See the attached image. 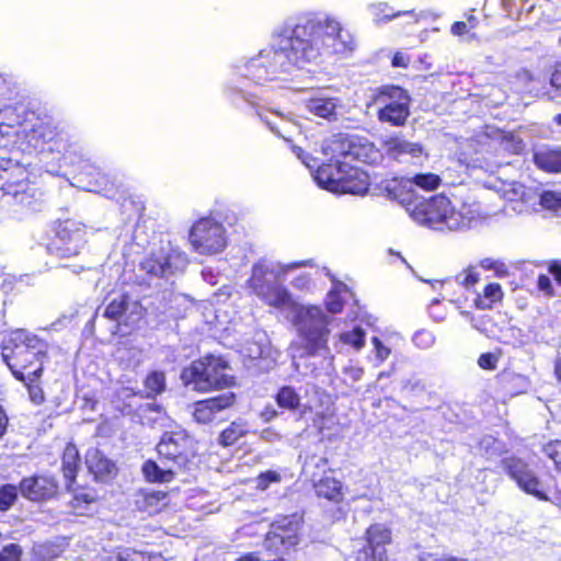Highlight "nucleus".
I'll return each instance as SVG.
<instances>
[{
  "mask_svg": "<svg viewBox=\"0 0 561 561\" xmlns=\"http://www.w3.org/2000/svg\"><path fill=\"white\" fill-rule=\"evenodd\" d=\"M85 226L73 219L56 220L47 230L46 249L58 257H71L80 253L85 243Z\"/></svg>",
  "mask_w": 561,
  "mask_h": 561,
  "instance_id": "1a4fd4ad",
  "label": "nucleus"
},
{
  "mask_svg": "<svg viewBox=\"0 0 561 561\" xmlns=\"http://www.w3.org/2000/svg\"><path fill=\"white\" fill-rule=\"evenodd\" d=\"M500 355L491 352L482 353L478 358V365L483 370H494L497 367Z\"/></svg>",
  "mask_w": 561,
  "mask_h": 561,
  "instance_id": "603ef678",
  "label": "nucleus"
},
{
  "mask_svg": "<svg viewBox=\"0 0 561 561\" xmlns=\"http://www.w3.org/2000/svg\"><path fill=\"white\" fill-rule=\"evenodd\" d=\"M70 145L61 130L51 121L26 112L22 134L16 142V148L24 153H59L67 159L66 153Z\"/></svg>",
  "mask_w": 561,
  "mask_h": 561,
  "instance_id": "39448f33",
  "label": "nucleus"
},
{
  "mask_svg": "<svg viewBox=\"0 0 561 561\" xmlns=\"http://www.w3.org/2000/svg\"><path fill=\"white\" fill-rule=\"evenodd\" d=\"M224 369L225 367L213 356H205L184 367L181 371V380L198 392L222 390L234 385L233 377L225 374Z\"/></svg>",
  "mask_w": 561,
  "mask_h": 561,
  "instance_id": "0eeeda50",
  "label": "nucleus"
},
{
  "mask_svg": "<svg viewBox=\"0 0 561 561\" xmlns=\"http://www.w3.org/2000/svg\"><path fill=\"white\" fill-rule=\"evenodd\" d=\"M456 280L467 289L476 286L480 280V274L476 271V267L468 266L456 275Z\"/></svg>",
  "mask_w": 561,
  "mask_h": 561,
  "instance_id": "49530a36",
  "label": "nucleus"
},
{
  "mask_svg": "<svg viewBox=\"0 0 561 561\" xmlns=\"http://www.w3.org/2000/svg\"><path fill=\"white\" fill-rule=\"evenodd\" d=\"M72 173L87 191L100 193L110 198L119 193L116 181L89 159H81L75 164Z\"/></svg>",
  "mask_w": 561,
  "mask_h": 561,
  "instance_id": "2eb2a0df",
  "label": "nucleus"
},
{
  "mask_svg": "<svg viewBox=\"0 0 561 561\" xmlns=\"http://www.w3.org/2000/svg\"><path fill=\"white\" fill-rule=\"evenodd\" d=\"M3 362L13 377L24 381L27 376H43L46 351L39 339L24 330L13 331L1 350Z\"/></svg>",
  "mask_w": 561,
  "mask_h": 561,
  "instance_id": "20e7f679",
  "label": "nucleus"
},
{
  "mask_svg": "<svg viewBox=\"0 0 561 561\" xmlns=\"http://www.w3.org/2000/svg\"><path fill=\"white\" fill-rule=\"evenodd\" d=\"M306 107L319 117L330 118L335 115L336 105L331 98H310L307 100Z\"/></svg>",
  "mask_w": 561,
  "mask_h": 561,
  "instance_id": "4c0bfd02",
  "label": "nucleus"
},
{
  "mask_svg": "<svg viewBox=\"0 0 561 561\" xmlns=\"http://www.w3.org/2000/svg\"><path fill=\"white\" fill-rule=\"evenodd\" d=\"M537 289L548 298H553L557 296V291L550 280L549 276L546 274L538 275Z\"/></svg>",
  "mask_w": 561,
  "mask_h": 561,
  "instance_id": "864d4df0",
  "label": "nucleus"
},
{
  "mask_svg": "<svg viewBox=\"0 0 561 561\" xmlns=\"http://www.w3.org/2000/svg\"><path fill=\"white\" fill-rule=\"evenodd\" d=\"M386 153L393 159H400L403 156H411L413 158L421 157L423 148L419 144L410 142L400 138L399 136H391L383 142Z\"/></svg>",
  "mask_w": 561,
  "mask_h": 561,
  "instance_id": "bb28decb",
  "label": "nucleus"
},
{
  "mask_svg": "<svg viewBox=\"0 0 561 561\" xmlns=\"http://www.w3.org/2000/svg\"><path fill=\"white\" fill-rule=\"evenodd\" d=\"M440 178L435 173H417L412 178V183L426 191H434L440 185Z\"/></svg>",
  "mask_w": 561,
  "mask_h": 561,
  "instance_id": "c03bdc74",
  "label": "nucleus"
},
{
  "mask_svg": "<svg viewBox=\"0 0 561 561\" xmlns=\"http://www.w3.org/2000/svg\"><path fill=\"white\" fill-rule=\"evenodd\" d=\"M56 550H57V547L55 545L44 543V545L39 546L38 553L43 560L49 561V560L57 558L58 552Z\"/></svg>",
  "mask_w": 561,
  "mask_h": 561,
  "instance_id": "13d9d810",
  "label": "nucleus"
},
{
  "mask_svg": "<svg viewBox=\"0 0 561 561\" xmlns=\"http://www.w3.org/2000/svg\"><path fill=\"white\" fill-rule=\"evenodd\" d=\"M535 165L547 173L561 172V149H546L534 153Z\"/></svg>",
  "mask_w": 561,
  "mask_h": 561,
  "instance_id": "7c9ffc66",
  "label": "nucleus"
},
{
  "mask_svg": "<svg viewBox=\"0 0 561 561\" xmlns=\"http://www.w3.org/2000/svg\"><path fill=\"white\" fill-rule=\"evenodd\" d=\"M42 376H27V379H24V381H21L28 393V398L32 403L35 405H41L45 402V393L41 386Z\"/></svg>",
  "mask_w": 561,
  "mask_h": 561,
  "instance_id": "a19ab883",
  "label": "nucleus"
},
{
  "mask_svg": "<svg viewBox=\"0 0 561 561\" xmlns=\"http://www.w3.org/2000/svg\"><path fill=\"white\" fill-rule=\"evenodd\" d=\"M22 124H24V118L21 119L16 108L7 107L0 112V141L5 140L3 146L12 145L16 147L22 134Z\"/></svg>",
  "mask_w": 561,
  "mask_h": 561,
  "instance_id": "aec40b11",
  "label": "nucleus"
},
{
  "mask_svg": "<svg viewBox=\"0 0 561 561\" xmlns=\"http://www.w3.org/2000/svg\"><path fill=\"white\" fill-rule=\"evenodd\" d=\"M548 273L553 277L556 284L561 287V260L553 259L546 263Z\"/></svg>",
  "mask_w": 561,
  "mask_h": 561,
  "instance_id": "4d7b16f0",
  "label": "nucleus"
},
{
  "mask_svg": "<svg viewBox=\"0 0 561 561\" xmlns=\"http://www.w3.org/2000/svg\"><path fill=\"white\" fill-rule=\"evenodd\" d=\"M117 561H145V557L137 551H125L118 554Z\"/></svg>",
  "mask_w": 561,
  "mask_h": 561,
  "instance_id": "680f3d73",
  "label": "nucleus"
},
{
  "mask_svg": "<svg viewBox=\"0 0 561 561\" xmlns=\"http://www.w3.org/2000/svg\"><path fill=\"white\" fill-rule=\"evenodd\" d=\"M391 65L399 68H408L409 58L401 53H396L391 59Z\"/></svg>",
  "mask_w": 561,
  "mask_h": 561,
  "instance_id": "0e129e2a",
  "label": "nucleus"
},
{
  "mask_svg": "<svg viewBox=\"0 0 561 561\" xmlns=\"http://www.w3.org/2000/svg\"><path fill=\"white\" fill-rule=\"evenodd\" d=\"M496 141L500 148L508 154H522L526 148L524 140L513 131L500 130Z\"/></svg>",
  "mask_w": 561,
  "mask_h": 561,
  "instance_id": "f704fd0d",
  "label": "nucleus"
},
{
  "mask_svg": "<svg viewBox=\"0 0 561 561\" xmlns=\"http://www.w3.org/2000/svg\"><path fill=\"white\" fill-rule=\"evenodd\" d=\"M366 332L362 327H355L351 331L340 333L339 339L343 344L359 351L365 345Z\"/></svg>",
  "mask_w": 561,
  "mask_h": 561,
  "instance_id": "79ce46f5",
  "label": "nucleus"
},
{
  "mask_svg": "<svg viewBox=\"0 0 561 561\" xmlns=\"http://www.w3.org/2000/svg\"><path fill=\"white\" fill-rule=\"evenodd\" d=\"M412 11H388L387 8L381 9L379 13L376 14V23H386L389 22L396 18H399L404 14H410Z\"/></svg>",
  "mask_w": 561,
  "mask_h": 561,
  "instance_id": "6e6d98bb",
  "label": "nucleus"
},
{
  "mask_svg": "<svg viewBox=\"0 0 561 561\" xmlns=\"http://www.w3.org/2000/svg\"><path fill=\"white\" fill-rule=\"evenodd\" d=\"M85 465L89 472L98 482L110 483L118 474L116 462L99 448H90L87 450Z\"/></svg>",
  "mask_w": 561,
  "mask_h": 561,
  "instance_id": "6ab92c4d",
  "label": "nucleus"
},
{
  "mask_svg": "<svg viewBox=\"0 0 561 561\" xmlns=\"http://www.w3.org/2000/svg\"><path fill=\"white\" fill-rule=\"evenodd\" d=\"M129 304V294L122 293L106 305L103 317L110 321H119L126 314Z\"/></svg>",
  "mask_w": 561,
  "mask_h": 561,
  "instance_id": "72a5a7b5",
  "label": "nucleus"
},
{
  "mask_svg": "<svg viewBox=\"0 0 561 561\" xmlns=\"http://www.w3.org/2000/svg\"><path fill=\"white\" fill-rule=\"evenodd\" d=\"M301 522L296 515L278 516L265 537L268 549L288 551L299 543Z\"/></svg>",
  "mask_w": 561,
  "mask_h": 561,
  "instance_id": "dca6fc26",
  "label": "nucleus"
},
{
  "mask_svg": "<svg viewBox=\"0 0 561 561\" xmlns=\"http://www.w3.org/2000/svg\"><path fill=\"white\" fill-rule=\"evenodd\" d=\"M362 547L354 552V561H390L389 547L393 531L389 524L371 523L363 533Z\"/></svg>",
  "mask_w": 561,
  "mask_h": 561,
  "instance_id": "f8f14e48",
  "label": "nucleus"
},
{
  "mask_svg": "<svg viewBox=\"0 0 561 561\" xmlns=\"http://www.w3.org/2000/svg\"><path fill=\"white\" fill-rule=\"evenodd\" d=\"M140 268L154 277H164L173 274L170 255L163 252L149 253L140 262Z\"/></svg>",
  "mask_w": 561,
  "mask_h": 561,
  "instance_id": "a878e982",
  "label": "nucleus"
},
{
  "mask_svg": "<svg viewBox=\"0 0 561 561\" xmlns=\"http://www.w3.org/2000/svg\"><path fill=\"white\" fill-rule=\"evenodd\" d=\"M371 145L355 142L351 137L335 135L323 147L329 162L322 163L314 173L317 183L333 193L364 195L369 188V175L353 160L368 162L367 152Z\"/></svg>",
  "mask_w": 561,
  "mask_h": 561,
  "instance_id": "f257e3e1",
  "label": "nucleus"
},
{
  "mask_svg": "<svg viewBox=\"0 0 561 561\" xmlns=\"http://www.w3.org/2000/svg\"><path fill=\"white\" fill-rule=\"evenodd\" d=\"M274 400L279 409L290 412H295L301 407V397L293 386L279 387Z\"/></svg>",
  "mask_w": 561,
  "mask_h": 561,
  "instance_id": "473e14b6",
  "label": "nucleus"
},
{
  "mask_svg": "<svg viewBox=\"0 0 561 561\" xmlns=\"http://www.w3.org/2000/svg\"><path fill=\"white\" fill-rule=\"evenodd\" d=\"M158 460L147 459L141 472L147 482L168 483L174 480L178 472L191 469L197 456L194 438L185 430L164 432L156 445Z\"/></svg>",
  "mask_w": 561,
  "mask_h": 561,
  "instance_id": "7ed1b4c3",
  "label": "nucleus"
},
{
  "mask_svg": "<svg viewBox=\"0 0 561 561\" xmlns=\"http://www.w3.org/2000/svg\"><path fill=\"white\" fill-rule=\"evenodd\" d=\"M510 193V201L520 205L519 213L536 210V206L539 205L540 190L538 187L515 182L512 184Z\"/></svg>",
  "mask_w": 561,
  "mask_h": 561,
  "instance_id": "b1692460",
  "label": "nucleus"
},
{
  "mask_svg": "<svg viewBox=\"0 0 561 561\" xmlns=\"http://www.w3.org/2000/svg\"><path fill=\"white\" fill-rule=\"evenodd\" d=\"M249 433L248 424L244 421H232L224 428L218 436V445L224 448L231 447Z\"/></svg>",
  "mask_w": 561,
  "mask_h": 561,
  "instance_id": "2f4dec72",
  "label": "nucleus"
},
{
  "mask_svg": "<svg viewBox=\"0 0 561 561\" xmlns=\"http://www.w3.org/2000/svg\"><path fill=\"white\" fill-rule=\"evenodd\" d=\"M374 102L379 105L377 118L380 123L393 127L405 125L411 103L407 90L398 85H383L375 93Z\"/></svg>",
  "mask_w": 561,
  "mask_h": 561,
  "instance_id": "9d476101",
  "label": "nucleus"
},
{
  "mask_svg": "<svg viewBox=\"0 0 561 561\" xmlns=\"http://www.w3.org/2000/svg\"><path fill=\"white\" fill-rule=\"evenodd\" d=\"M19 492L28 501L46 502L58 495L59 483L51 474H33L20 481Z\"/></svg>",
  "mask_w": 561,
  "mask_h": 561,
  "instance_id": "f3484780",
  "label": "nucleus"
},
{
  "mask_svg": "<svg viewBox=\"0 0 561 561\" xmlns=\"http://www.w3.org/2000/svg\"><path fill=\"white\" fill-rule=\"evenodd\" d=\"M266 272L262 268H254L251 277L248 279V286L257 296L271 283L266 280Z\"/></svg>",
  "mask_w": 561,
  "mask_h": 561,
  "instance_id": "de8ad7c7",
  "label": "nucleus"
},
{
  "mask_svg": "<svg viewBox=\"0 0 561 561\" xmlns=\"http://www.w3.org/2000/svg\"><path fill=\"white\" fill-rule=\"evenodd\" d=\"M410 215L417 224L449 230H458L467 226L465 217L451 205L450 199L437 194L410 205Z\"/></svg>",
  "mask_w": 561,
  "mask_h": 561,
  "instance_id": "423d86ee",
  "label": "nucleus"
},
{
  "mask_svg": "<svg viewBox=\"0 0 561 561\" xmlns=\"http://www.w3.org/2000/svg\"><path fill=\"white\" fill-rule=\"evenodd\" d=\"M473 11L474 10L471 9L470 13L465 14V18H466L465 22L467 23L469 30H474L479 25V19L472 13Z\"/></svg>",
  "mask_w": 561,
  "mask_h": 561,
  "instance_id": "338daca9",
  "label": "nucleus"
},
{
  "mask_svg": "<svg viewBox=\"0 0 561 561\" xmlns=\"http://www.w3.org/2000/svg\"><path fill=\"white\" fill-rule=\"evenodd\" d=\"M501 467L505 474L516 483L526 494L533 495L539 501H548L549 496L537 472L524 458L512 455L501 460Z\"/></svg>",
  "mask_w": 561,
  "mask_h": 561,
  "instance_id": "ddd939ff",
  "label": "nucleus"
},
{
  "mask_svg": "<svg viewBox=\"0 0 561 561\" xmlns=\"http://www.w3.org/2000/svg\"><path fill=\"white\" fill-rule=\"evenodd\" d=\"M67 492L72 494L69 507L78 516H87L89 514V506L99 499L96 491L90 486H77L75 484L73 490Z\"/></svg>",
  "mask_w": 561,
  "mask_h": 561,
  "instance_id": "393cba45",
  "label": "nucleus"
},
{
  "mask_svg": "<svg viewBox=\"0 0 561 561\" xmlns=\"http://www.w3.org/2000/svg\"><path fill=\"white\" fill-rule=\"evenodd\" d=\"M135 504L139 512L152 516L169 506L170 494L167 491H140Z\"/></svg>",
  "mask_w": 561,
  "mask_h": 561,
  "instance_id": "4be33fe9",
  "label": "nucleus"
},
{
  "mask_svg": "<svg viewBox=\"0 0 561 561\" xmlns=\"http://www.w3.org/2000/svg\"><path fill=\"white\" fill-rule=\"evenodd\" d=\"M481 266L485 270H494L496 271L497 273L501 272V268H504L505 270V264L503 262H500V261H494L492 259H484L482 262H481Z\"/></svg>",
  "mask_w": 561,
  "mask_h": 561,
  "instance_id": "e2e57ef3",
  "label": "nucleus"
},
{
  "mask_svg": "<svg viewBox=\"0 0 561 561\" xmlns=\"http://www.w3.org/2000/svg\"><path fill=\"white\" fill-rule=\"evenodd\" d=\"M496 381L500 388L510 396H515L520 392V388L524 386V378L522 375L504 369L496 376Z\"/></svg>",
  "mask_w": 561,
  "mask_h": 561,
  "instance_id": "e433bc0d",
  "label": "nucleus"
},
{
  "mask_svg": "<svg viewBox=\"0 0 561 561\" xmlns=\"http://www.w3.org/2000/svg\"><path fill=\"white\" fill-rule=\"evenodd\" d=\"M23 550L18 543H9L0 550V561H21Z\"/></svg>",
  "mask_w": 561,
  "mask_h": 561,
  "instance_id": "8fccbe9b",
  "label": "nucleus"
},
{
  "mask_svg": "<svg viewBox=\"0 0 561 561\" xmlns=\"http://www.w3.org/2000/svg\"><path fill=\"white\" fill-rule=\"evenodd\" d=\"M9 425H10L9 416H8L4 408L0 404V440L8 433Z\"/></svg>",
  "mask_w": 561,
  "mask_h": 561,
  "instance_id": "052dcab7",
  "label": "nucleus"
},
{
  "mask_svg": "<svg viewBox=\"0 0 561 561\" xmlns=\"http://www.w3.org/2000/svg\"><path fill=\"white\" fill-rule=\"evenodd\" d=\"M313 489L318 497L332 503H341L344 499L343 484L334 477L323 476L313 483Z\"/></svg>",
  "mask_w": 561,
  "mask_h": 561,
  "instance_id": "cd10ccee",
  "label": "nucleus"
},
{
  "mask_svg": "<svg viewBox=\"0 0 561 561\" xmlns=\"http://www.w3.org/2000/svg\"><path fill=\"white\" fill-rule=\"evenodd\" d=\"M276 38L277 45L263 50L255 65L266 70L267 80L276 73L302 70L320 57L313 19L298 23L290 30H283Z\"/></svg>",
  "mask_w": 561,
  "mask_h": 561,
  "instance_id": "f03ea898",
  "label": "nucleus"
},
{
  "mask_svg": "<svg viewBox=\"0 0 561 561\" xmlns=\"http://www.w3.org/2000/svg\"><path fill=\"white\" fill-rule=\"evenodd\" d=\"M19 486L3 484L0 486V511H8L18 497Z\"/></svg>",
  "mask_w": 561,
  "mask_h": 561,
  "instance_id": "a18cd8bd",
  "label": "nucleus"
},
{
  "mask_svg": "<svg viewBox=\"0 0 561 561\" xmlns=\"http://www.w3.org/2000/svg\"><path fill=\"white\" fill-rule=\"evenodd\" d=\"M167 388L165 374L161 370L149 371L144 379L145 397L153 399Z\"/></svg>",
  "mask_w": 561,
  "mask_h": 561,
  "instance_id": "c9c22d12",
  "label": "nucleus"
},
{
  "mask_svg": "<svg viewBox=\"0 0 561 561\" xmlns=\"http://www.w3.org/2000/svg\"><path fill=\"white\" fill-rule=\"evenodd\" d=\"M280 481L282 474L279 472L275 470H266L256 477V489L260 491H265L272 483H278Z\"/></svg>",
  "mask_w": 561,
  "mask_h": 561,
  "instance_id": "09e8293b",
  "label": "nucleus"
},
{
  "mask_svg": "<svg viewBox=\"0 0 561 561\" xmlns=\"http://www.w3.org/2000/svg\"><path fill=\"white\" fill-rule=\"evenodd\" d=\"M236 561H260V559L252 552L242 554Z\"/></svg>",
  "mask_w": 561,
  "mask_h": 561,
  "instance_id": "774afa93",
  "label": "nucleus"
},
{
  "mask_svg": "<svg viewBox=\"0 0 561 561\" xmlns=\"http://www.w3.org/2000/svg\"><path fill=\"white\" fill-rule=\"evenodd\" d=\"M325 309L331 313H340L343 310L344 301L341 298L340 294L335 290L329 291L327 295L325 301Z\"/></svg>",
  "mask_w": 561,
  "mask_h": 561,
  "instance_id": "3c124183",
  "label": "nucleus"
},
{
  "mask_svg": "<svg viewBox=\"0 0 561 561\" xmlns=\"http://www.w3.org/2000/svg\"><path fill=\"white\" fill-rule=\"evenodd\" d=\"M550 82L556 89L561 90V65H557L554 67V70L551 73Z\"/></svg>",
  "mask_w": 561,
  "mask_h": 561,
  "instance_id": "69168bd1",
  "label": "nucleus"
},
{
  "mask_svg": "<svg viewBox=\"0 0 561 561\" xmlns=\"http://www.w3.org/2000/svg\"><path fill=\"white\" fill-rule=\"evenodd\" d=\"M489 141L481 139H471L467 144L468 153H476L478 157L468 161V164H471L473 168H483L484 164H488L489 157L486 153L489 152ZM463 156H467V152H463Z\"/></svg>",
  "mask_w": 561,
  "mask_h": 561,
  "instance_id": "58836bf2",
  "label": "nucleus"
},
{
  "mask_svg": "<svg viewBox=\"0 0 561 561\" xmlns=\"http://www.w3.org/2000/svg\"><path fill=\"white\" fill-rule=\"evenodd\" d=\"M267 306L280 309L291 306L293 300L289 291L280 284L271 283L261 294L257 295Z\"/></svg>",
  "mask_w": 561,
  "mask_h": 561,
  "instance_id": "c756f323",
  "label": "nucleus"
},
{
  "mask_svg": "<svg viewBox=\"0 0 561 561\" xmlns=\"http://www.w3.org/2000/svg\"><path fill=\"white\" fill-rule=\"evenodd\" d=\"M237 397L228 391L193 403V419L198 424H209L216 415L234 405Z\"/></svg>",
  "mask_w": 561,
  "mask_h": 561,
  "instance_id": "a211bd4d",
  "label": "nucleus"
},
{
  "mask_svg": "<svg viewBox=\"0 0 561 561\" xmlns=\"http://www.w3.org/2000/svg\"><path fill=\"white\" fill-rule=\"evenodd\" d=\"M541 451L552 462L554 472L561 476V439H549L542 445Z\"/></svg>",
  "mask_w": 561,
  "mask_h": 561,
  "instance_id": "ea45409f",
  "label": "nucleus"
},
{
  "mask_svg": "<svg viewBox=\"0 0 561 561\" xmlns=\"http://www.w3.org/2000/svg\"><path fill=\"white\" fill-rule=\"evenodd\" d=\"M371 344L374 345L376 357L380 362H385L390 356V347L386 346L378 336H373Z\"/></svg>",
  "mask_w": 561,
  "mask_h": 561,
  "instance_id": "5fc2aeb1",
  "label": "nucleus"
},
{
  "mask_svg": "<svg viewBox=\"0 0 561 561\" xmlns=\"http://www.w3.org/2000/svg\"><path fill=\"white\" fill-rule=\"evenodd\" d=\"M469 27L465 21H456L450 26V33L454 36H463L469 32Z\"/></svg>",
  "mask_w": 561,
  "mask_h": 561,
  "instance_id": "bf43d9fd",
  "label": "nucleus"
},
{
  "mask_svg": "<svg viewBox=\"0 0 561 561\" xmlns=\"http://www.w3.org/2000/svg\"><path fill=\"white\" fill-rule=\"evenodd\" d=\"M504 298V293L500 283H488L481 293H478L473 299L474 308L479 310H490Z\"/></svg>",
  "mask_w": 561,
  "mask_h": 561,
  "instance_id": "c85d7f7f",
  "label": "nucleus"
},
{
  "mask_svg": "<svg viewBox=\"0 0 561 561\" xmlns=\"http://www.w3.org/2000/svg\"><path fill=\"white\" fill-rule=\"evenodd\" d=\"M296 324L307 355L314 356L328 350L329 317L318 306H301L296 312Z\"/></svg>",
  "mask_w": 561,
  "mask_h": 561,
  "instance_id": "6e6552de",
  "label": "nucleus"
},
{
  "mask_svg": "<svg viewBox=\"0 0 561 561\" xmlns=\"http://www.w3.org/2000/svg\"><path fill=\"white\" fill-rule=\"evenodd\" d=\"M314 33L321 55L348 56L357 47L354 35L333 19L314 20Z\"/></svg>",
  "mask_w": 561,
  "mask_h": 561,
  "instance_id": "9b49d317",
  "label": "nucleus"
},
{
  "mask_svg": "<svg viewBox=\"0 0 561 561\" xmlns=\"http://www.w3.org/2000/svg\"><path fill=\"white\" fill-rule=\"evenodd\" d=\"M190 241L199 254L210 255L221 252L227 244L225 227L213 218H199L190 230Z\"/></svg>",
  "mask_w": 561,
  "mask_h": 561,
  "instance_id": "4468645a",
  "label": "nucleus"
},
{
  "mask_svg": "<svg viewBox=\"0 0 561 561\" xmlns=\"http://www.w3.org/2000/svg\"><path fill=\"white\" fill-rule=\"evenodd\" d=\"M539 205L547 210H561V192L550 190L540 191Z\"/></svg>",
  "mask_w": 561,
  "mask_h": 561,
  "instance_id": "37998d69",
  "label": "nucleus"
},
{
  "mask_svg": "<svg viewBox=\"0 0 561 561\" xmlns=\"http://www.w3.org/2000/svg\"><path fill=\"white\" fill-rule=\"evenodd\" d=\"M81 467V457L77 446L68 443L61 455V472L65 479V488L67 491L73 490L77 484V477Z\"/></svg>",
  "mask_w": 561,
  "mask_h": 561,
  "instance_id": "412c9836",
  "label": "nucleus"
},
{
  "mask_svg": "<svg viewBox=\"0 0 561 561\" xmlns=\"http://www.w3.org/2000/svg\"><path fill=\"white\" fill-rule=\"evenodd\" d=\"M27 171L23 164L11 158L0 157V191L21 184Z\"/></svg>",
  "mask_w": 561,
  "mask_h": 561,
  "instance_id": "5701e85b",
  "label": "nucleus"
}]
</instances>
